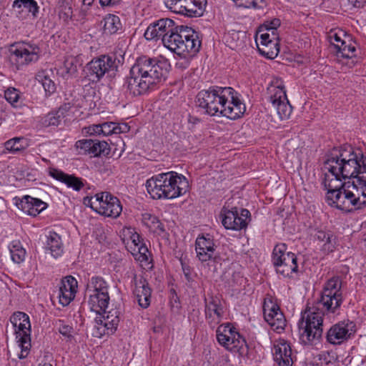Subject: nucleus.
<instances>
[{"instance_id":"obj_1","label":"nucleus","mask_w":366,"mask_h":366,"mask_svg":"<svg viewBox=\"0 0 366 366\" xmlns=\"http://www.w3.org/2000/svg\"><path fill=\"white\" fill-rule=\"evenodd\" d=\"M329 205L345 212L366 206V157L350 145L334 147L324 163Z\"/></svg>"},{"instance_id":"obj_2","label":"nucleus","mask_w":366,"mask_h":366,"mask_svg":"<svg viewBox=\"0 0 366 366\" xmlns=\"http://www.w3.org/2000/svg\"><path fill=\"white\" fill-rule=\"evenodd\" d=\"M342 302V280L339 277H333L325 282L320 298L312 306L307 305L302 312L298 323L301 342L308 345H316L322 335L324 315H338Z\"/></svg>"},{"instance_id":"obj_3","label":"nucleus","mask_w":366,"mask_h":366,"mask_svg":"<svg viewBox=\"0 0 366 366\" xmlns=\"http://www.w3.org/2000/svg\"><path fill=\"white\" fill-rule=\"evenodd\" d=\"M169 69L170 64L166 59L140 56L124 79L122 91L127 99L143 95L164 82Z\"/></svg>"},{"instance_id":"obj_4","label":"nucleus","mask_w":366,"mask_h":366,"mask_svg":"<svg viewBox=\"0 0 366 366\" xmlns=\"http://www.w3.org/2000/svg\"><path fill=\"white\" fill-rule=\"evenodd\" d=\"M197 106L209 116L226 117L237 119L246 112L242 95L230 86H210L200 91L196 97Z\"/></svg>"},{"instance_id":"obj_5","label":"nucleus","mask_w":366,"mask_h":366,"mask_svg":"<svg viewBox=\"0 0 366 366\" xmlns=\"http://www.w3.org/2000/svg\"><path fill=\"white\" fill-rule=\"evenodd\" d=\"M145 186L152 199H172L185 194L189 183L182 174L169 172L152 176L147 180Z\"/></svg>"},{"instance_id":"obj_6","label":"nucleus","mask_w":366,"mask_h":366,"mask_svg":"<svg viewBox=\"0 0 366 366\" xmlns=\"http://www.w3.org/2000/svg\"><path fill=\"white\" fill-rule=\"evenodd\" d=\"M177 29L166 36L163 44L177 55H195L200 49L201 40L198 32L187 26H176Z\"/></svg>"},{"instance_id":"obj_7","label":"nucleus","mask_w":366,"mask_h":366,"mask_svg":"<svg viewBox=\"0 0 366 366\" xmlns=\"http://www.w3.org/2000/svg\"><path fill=\"white\" fill-rule=\"evenodd\" d=\"M88 303L92 311L97 314L101 315L102 312L106 314L102 317H97L96 322L100 327L97 329L99 330L102 328V332L99 334H93L95 337H102L104 335H112L117 328L119 323L120 312L117 309H112L109 312H106L109 303V292H103L99 294L89 295Z\"/></svg>"},{"instance_id":"obj_8","label":"nucleus","mask_w":366,"mask_h":366,"mask_svg":"<svg viewBox=\"0 0 366 366\" xmlns=\"http://www.w3.org/2000/svg\"><path fill=\"white\" fill-rule=\"evenodd\" d=\"M287 245L284 243L277 244L272 254V262L277 274L283 277H291L298 270L297 258L295 253L287 252Z\"/></svg>"},{"instance_id":"obj_9","label":"nucleus","mask_w":366,"mask_h":366,"mask_svg":"<svg viewBox=\"0 0 366 366\" xmlns=\"http://www.w3.org/2000/svg\"><path fill=\"white\" fill-rule=\"evenodd\" d=\"M10 321L15 329L16 339L21 348L19 359L27 357L31 348V324L28 315L16 312L11 317Z\"/></svg>"},{"instance_id":"obj_10","label":"nucleus","mask_w":366,"mask_h":366,"mask_svg":"<svg viewBox=\"0 0 366 366\" xmlns=\"http://www.w3.org/2000/svg\"><path fill=\"white\" fill-rule=\"evenodd\" d=\"M216 337L219 344L232 352L242 353L247 347L244 337L229 322L217 327Z\"/></svg>"},{"instance_id":"obj_11","label":"nucleus","mask_w":366,"mask_h":366,"mask_svg":"<svg viewBox=\"0 0 366 366\" xmlns=\"http://www.w3.org/2000/svg\"><path fill=\"white\" fill-rule=\"evenodd\" d=\"M10 59L17 68L36 62L39 59L40 48L36 44L17 42L11 44L9 49Z\"/></svg>"},{"instance_id":"obj_12","label":"nucleus","mask_w":366,"mask_h":366,"mask_svg":"<svg viewBox=\"0 0 366 366\" xmlns=\"http://www.w3.org/2000/svg\"><path fill=\"white\" fill-rule=\"evenodd\" d=\"M117 68L116 58L114 56L102 55L94 58L86 66V72L89 80L93 82L100 81L109 71Z\"/></svg>"},{"instance_id":"obj_13","label":"nucleus","mask_w":366,"mask_h":366,"mask_svg":"<svg viewBox=\"0 0 366 366\" xmlns=\"http://www.w3.org/2000/svg\"><path fill=\"white\" fill-rule=\"evenodd\" d=\"M99 209V214L112 218L118 217L122 212V205L119 199L109 192L97 194L93 204Z\"/></svg>"},{"instance_id":"obj_14","label":"nucleus","mask_w":366,"mask_h":366,"mask_svg":"<svg viewBox=\"0 0 366 366\" xmlns=\"http://www.w3.org/2000/svg\"><path fill=\"white\" fill-rule=\"evenodd\" d=\"M357 327L355 322L350 320L340 321L331 326L327 332V341L332 345H340L350 339L356 332Z\"/></svg>"},{"instance_id":"obj_15","label":"nucleus","mask_w":366,"mask_h":366,"mask_svg":"<svg viewBox=\"0 0 366 366\" xmlns=\"http://www.w3.org/2000/svg\"><path fill=\"white\" fill-rule=\"evenodd\" d=\"M177 29L174 21L172 19L166 18L159 19L151 24L144 32V37L147 40L163 39L166 36H169L171 32Z\"/></svg>"},{"instance_id":"obj_16","label":"nucleus","mask_w":366,"mask_h":366,"mask_svg":"<svg viewBox=\"0 0 366 366\" xmlns=\"http://www.w3.org/2000/svg\"><path fill=\"white\" fill-rule=\"evenodd\" d=\"M205 318L210 327H214L222 320L223 307L219 298L217 296L208 295L204 297Z\"/></svg>"},{"instance_id":"obj_17","label":"nucleus","mask_w":366,"mask_h":366,"mask_svg":"<svg viewBox=\"0 0 366 366\" xmlns=\"http://www.w3.org/2000/svg\"><path fill=\"white\" fill-rule=\"evenodd\" d=\"M264 318L271 328L277 333L282 332L286 326V320L280 307L273 302L265 303L263 307Z\"/></svg>"},{"instance_id":"obj_18","label":"nucleus","mask_w":366,"mask_h":366,"mask_svg":"<svg viewBox=\"0 0 366 366\" xmlns=\"http://www.w3.org/2000/svg\"><path fill=\"white\" fill-rule=\"evenodd\" d=\"M76 147L82 151L84 154L91 157L107 156L112 149L105 141L93 139H81L76 142Z\"/></svg>"},{"instance_id":"obj_19","label":"nucleus","mask_w":366,"mask_h":366,"mask_svg":"<svg viewBox=\"0 0 366 366\" xmlns=\"http://www.w3.org/2000/svg\"><path fill=\"white\" fill-rule=\"evenodd\" d=\"M206 0H179L172 11L188 17H197L203 14Z\"/></svg>"},{"instance_id":"obj_20","label":"nucleus","mask_w":366,"mask_h":366,"mask_svg":"<svg viewBox=\"0 0 366 366\" xmlns=\"http://www.w3.org/2000/svg\"><path fill=\"white\" fill-rule=\"evenodd\" d=\"M134 289L133 293L139 305L144 309L147 308L151 303L152 289L144 277L134 276Z\"/></svg>"},{"instance_id":"obj_21","label":"nucleus","mask_w":366,"mask_h":366,"mask_svg":"<svg viewBox=\"0 0 366 366\" xmlns=\"http://www.w3.org/2000/svg\"><path fill=\"white\" fill-rule=\"evenodd\" d=\"M77 284L76 280L71 276H67L61 280L58 290V298L62 306H67L74 300Z\"/></svg>"},{"instance_id":"obj_22","label":"nucleus","mask_w":366,"mask_h":366,"mask_svg":"<svg viewBox=\"0 0 366 366\" xmlns=\"http://www.w3.org/2000/svg\"><path fill=\"white\" fill-rule=\"evenodd\" d=\"M15 201V204L19 209L24 213L34 217L38 215L47 207L46 202L29 195H25L21 199L16 198Z\"/></svg>"},{"instance_id":"obj_23","label":"nucleus","mask_w":366,"mask_h":366,"mask_svg":"<svg viewBox=\"0 0 366 366\" xmlns=\"http://www.w3.org/2000/svg\"><path fill=\"white\" fill-rule=\"evenodd\" d=\"M259 44L257 42L259 53L267 59H274L279 53V44L277 41L271 39L269 31L261 29L259 31Z\"/></svg>"},{"instance_id":"obj_24","label":"nucleus","mask_w":366,"mask_h":366,"mask_svg":"<svg viewBox=\"0 0 366 366\" xmlns=\"http://www.w3.org/2000/svg\"><path fill=\"white\" fill-rule=\"evenodd\" d=\"M274 360L279 366H292L293 362L291 346L282 340L274 346Z\"/></svg>"},{"instance_id":"obj_25","label":"nucleus","mask_w":366,"mask_h":366,"mask_svg":"<svg viewBox=\"0 0 366 366\" xmlns=\"http://www.w3.org/2000/svg\"><path fill=\"white\" fill-rule=\"evenodd\" d=\"M44 249L53 257L58 258L64 253V244L61 237L54 231H49L45 236Z\"/></svg>"},{"instance_id":"obj_26","label":"nucleus","mask_w":366,"mask_h":366,"mask_svg":"<svg viewBox=\"0 0 366 366\" xmlns=\"http://www.w3.org/2000/svg\"><path fill=\"white\" fill-rule=\"evenodd\" d=\"M49 175L54 179L64 183L68 187L75 191L81 190L84 184L83 179L72 174H68L57 169H50Z\"/></svg>"},{"instance_id":"obj_27","label":"nucleus","mask_w":366,"mask_h":366,"mask_svg":"<svg viewBox=\"0 0 366 366\" xmlns=\"http://www.w3.org/2000/svg\"><path fill=\"white\" fill-rule=\"evenodd\" d=\"M267 90L270 94L269 101L271 104H276L281 100H287L286 90L283 81L281 78L274 77L271 81Z\"/></svg>"},{"instance_id":"obj_28","label":"nucleus","mask_w":366,"mask_h":366,"mask_svg":"<svg viewBox=\"0 0 366 366\" xmlns=\"http://www.w3.org/2000/svg\"><path fill=\"white\" fill-rule=\"evenodd\" d=\"M69 107L64 105L57 110L51 111L46 115L41 117L39 123L42 127H48L51 126H58L61 120L66 117Z\"/></svg>"},{"instance_id":"obj_29","label":"nucleus","mask_w":366,"mask_h":366,"mask_svg":"<svg viewBox=\"0 0 366 366\" xmlns=\"http://www.w3.org/2000/svg\"><path fill=\"white\" fill-rule=\"evenodd\" d=\"M130 239L134 246L133 247L130 246L133 255H138L137 258L141 262L147 261L149 250L146 245L142 243L140 235L136 232H131Z\"/></svg>"},{"instance_id":"obj_30","label":"nucleus","mask_w":366,"mask_h":366,"mask_svg":"<svg viewBox=\"0 0 366 366\" xmlns=\"http://www.w3.org/2000/svg\"><path fill=\"white\" fill-rule=\"evenodd\" d=\"M109 285L103 277L99 276L92 277L86 284V295L99 294L103 292H108Z\"/></svg>"},{"instance_id":"obj_31","label":"nucleus","mask_w":366,"mask_h":366,"mask_svg":"<svg viewBox=\"0 0 366 366\" xmlns=\"http://www.w3.org/2000/svg\"><path fill=\"white\" fill-rule=\"evenodd\" d=\"M315 237L320 242H323L322 250L325 253L328 254L334 251L336 242L335 238L331 232L317 230L315 234Z\"/></svg>"},{"instance_id":"obj_32","label":"nucleus","mask_w":366,"mask_h":366,"mask_svg":"<svg viewBox=\"0 0 366 366\" xmlns=\"http://www.w3.org/2000/svg\"><path fill=\"white\" fill-rule=\"evenodd\" d=\"M56 10L60 19L69 22L73 16L72 0H58Z\"/></svg>"},{"instance_id":"obj_33","label":"nucleus","mask_w":366,"mask_h":366,"mask_svg":"<svg viewBox=\"0 0 366 366\" xmlns=\"http://www.w3.org/2000/svg\"><path fill=\"white\" fill-rule=\"evenodd\" d=\"M8 247L11 258L14 262L20 264L24 261L26 253L19 241H12Z\"/></svg>"},{"instance_id":"obj_34","label":"nucleus","mask_w":366,"mask_h":366,"mask_svg":"<svg viewBox=\"0 0 366 366\" xmlns=\"http://www.w3.org/2000/svg\"><path fill=\"white\" fill-rule=\"evenodd\" d=\"M122 29L119 16L114 14L107 15L104 19V32L107 34H116Z\"/></svg>"},{"instance_id":"obj_35","label":"nucleus","mask_w":366,"mask_h":366,"mask_svg":"<svg viewBox=\"0 0 366 366\" xmlns=\"http://www.w3.org/2000/svg\"><path fill=\"white\" fill-rule=\"evenodd\" d=\"M347 41L341 42L340 46L336 49L337 55L343 58H352L356 56V46L354 42H352L348 38Z\"/></svg>"},{"instance_id":"obj_36","label":"nucleus","mask_w":366,"mask_h":366,"mask_svg":"<svg viewBox=\"0 0 366 366\" xmlns=\"http://www.w3.org/2000/svg\"><path fill=\"white\" fill-rule=\"evenodd\" d=\"M215 247L214 240L209 237V234L207 236L202 235L199 236L195 242V250L197 253H201L202 258H207V253H204V249L212 248Z\"/></svg>"},{"instance_id":"obj_37","label":"nucleus","mask_w":366,"mask_h":366,"mask_svg":"<svg viewBox=\"0 0 366 366\" xmlns=\"http://www.w3.org/2000/svg\"><path fill=\"white\" fill-rule=\"evenodd\" d=\"M12 6L14 8L22 9V11L26 10L34 17L39 13V6L34 0H15Z\"/></svg>"},{"instance_id":"obj_38","label":"nucleus","mask_w":366,"mask_h":366,"mask_svg":"<svg viewBox=\"0 0 366 366\" xmlns=\"http://www.w3.org/2000/svg\"><path fill=\"white\" fill-rule=\"evenodd\" d=\"M26 145V139L24 137H14L6 142L4 147L6 151L16 153L24 149Z\"/></svg>"},{"instance_id":"obj_39","label":"nucleus","mask_w":366,"mask_h":366,"mask_svg":"<svg viewBox=\"0 0 366 366\" xmlns=\"http://www.w3.org/2000/svg\"><path fill=\"white\" fill-rule=\"evenodd\" d=\"M222 215V223L225 229L237 231L238 230V228L240 226H238L237 222L234 223L235 221V215H237V208H234L232 210H227L224 212V213ZM239 225H241L240 222Z\"/></svg>"},{"instance_id":"obj_40","label":"nucleus","mask_w":366,"mask_h":366,"mask_svg":"<svg viewBox=\"0 0 366 366\" xmlns=\"http://www.w3.org/2000/svg\"><path fill=\"white\" fill-rule=\"evenodd\" d=\"M272 105L277 111V113L281 119H287L290 117L292 111V107L287 99V100L279 101L276 104H272Z\"/></svg>"},{"instance_id":"obj_41","label":"nucleus","mask_w":366,"mask_h":366,"mask_svg":"<svg viewBox=\"0 0 366 366\" xmlns=\"http://www.w3.org/2000/svg\"><path fill=\"white\" fill-rule=\"evenodd\" d=\"M36 79L41 82L45 92L49 95L53 94L56 91V85L54 82L47 75L39 74L37 75Z\"/></svg>"},{"instance_id":"obj_42","label":"nucleus","mask_w":366,"mask_h":366,"mask_svg":"<svg viewBox=\"0 0 366 366\" xmlns=\"http://www.w3.org/2000/svg\"><path fill=\"white\" fill-rule=\"evenodd\" d=\"M5 99L14 107H18L20 92L14 87H9L4 91Z\"/></svg>"},{"instance_id":"obj_43","label":"nucleus","mask_w":366,"mask_h":366,"mask_svg":"<svg viewBox=\"0 0 366 366\" xmlns=\"http://www.w3.org/2000/svg\"><path fill=\"white\" fill-rule=\"evenodd\" d=\"M250 217V212L247 209H242L240 213L238 212L237 209V215H235V221L234 223L237 222V224L239 226V222L241 223L240 227L238 228V230H240L243 228H245L247 225V219Z\"/></svg>"},{"instance_id":"obj_44","label":"nucleus","mask_w":366,"mask_h":366,"mask_svg":"<svg viewBox=\"0 0 366 366\" xmlns=\"http://www.w3.org/2000/svg\"><path fill=\"white\" fill-rule=\"evenodd\" d=\"M342 32H336V31H330L328 38L330 39V41L332 46H334L335 49H336L340 46V44H341V42H345L346 39L342 38Z\"/></svg>"},{"instance_id":"obj_45","label":"nucleus","mask_w":366,"mask_h":366,"mask_svg":"<svg viewBox=\"0 0 366 366\" xmlns=\"http://www.w3.org/2000/svg\"><path fill=\"white\" fill-rule=\"evenodd\" d=\"M101 132L103 136L115 134V122H107L101 124Z\"/></svg>"},{"instance_id":"obj_46","label":"nucleus","mask_w":366,"mask_h":366,"mask_svg":"<svg viewBox=\"0 0 366 366\" xmlns=\"http://www.w3.org/2000/svg\"><path fill=\"white\" fill-rule=\"evenodd\" d=\"M280 26V20L279 19H273L269 21H266L262 26H261V31H262V29H264V31H269V30L275 31V29H277L278 27Z\"/></svg>"},{"instance_id":"obj_47","label":"nucleus","mask_w":366,"mask_h":366,"mask_svg":"<svg viewBox=\"0 0 366 366\" xmlns=\"http://www.w3.org/2000/svg\"><path fill=\"white\" fill-rule=\"evenodd\" d=\"M59 332L63 336L66 337L68 338H71L72 337L73 333V327L69 325L64 323V320H59Z\"/></svg>"},{"instance_id":"obj_48","label":"nucleus","mask_w":366,"mask_h":366,"mask_svg":"<svg viewBox=\"0 0 366 366\" xmlns=\"http://www.w3.org/2000/svg\"><path fill=\"white\" fill-rule=\"evenodd\" d=\"M111 144H112V147L114 146V144L116 146L114 148V152H113L114 154H116L117 153V155L119 157H120L122 153L124 151L123 147L124 146V142L123 139L119 137H117L115 143L114 144V143L111 142Z\"/></svg>"},{"instance_id":"obj_49","label":"nucleus","mask_w":366,"mask_h":366,"mask_svg":"<svg viewBox=\"0 0 366 366\" xmlns=\"http://www.w3.org/2000/svg\"><path fill=\"white\" fill-rule=\"evenodd\" d=\"M204 253H207V258H202L201 253H197V257L201 262H207L210 260L214 255L215 247L212 248L204 249Z\"/></svg>"},{"instance_id":"obj_50","label":"nucleus","mask_w":366,"mask_h":366,"mask_svg":"<svg viewBox=\"0 0 366 366\" xmlns=\"http://www.w3.org/2000/svg\"><path fill=\"white\" fill-rule=\"evenodd\" d=\"M180 56H182V59L179 60L177 63V66L182 69H187L189 65V58L193 56L194 55H179Z\"/></svg>"},{"instance_id":"obj_51","label":"nucleus","mask_w":366,"mask_h":366,"mask_svg":"<svg viewBox=\"0 0 366 366\" xmlns=\"http://www.w3.org/2000/svg\"><path fill=\"white\" fill-rule=\"evenodd\" d=\"M86 132L90 135L102 134L101 124H93L85 128Z\"/></svg>"},{"instance_id":"obj_52","label":"nucleus","mask_w":366,"mask_h":366,"mask_svg":"<svg viewBox=\"0 0 366 366\" xmlns=\"http://www.w3.org/2000/svg\"><path fill=\"white\" fill-rule=\"evenodd\" d=\"M130 127L127 123H115V134L127 133Z\"/></svg>"},{"instance_id":"obj_53","label":"nucleus","mask_w":366,"mask_h":366,"mask_svg":"<svg viewBox=\"0 0 366 366\" xmlns=\"http://www.w3.org/2000/svg\"><path fill=\"white\" fill-rule=\"evenodd\" d=\"M122 0H99L102 6H113L119 4Z\"/></svg>"},{"instance_id":"obj_54","label":"nucleus","mask_w":366,"mask_h":366,"mask_svg":"<svg viewBox=\"0 0 366 366\" xmlns=\"http://www.w3.org/2000/svg\"><path fill=\"white\" fill-rule=\"evenodd\" d=\"M97 198V194H95L94 197H86L84 198V204L86 205V206H89L94 211L97 212V213H99V209H96L94 207V206H93L94 204H93V202H94V199H95Z\"/></svg>"},{"instance_id":"obj_55","label":"nucleus","mask_w":366,"mask_h":366,"mask_svg":"<svg viewBox=\"0 0 366 366\" xmlns=\"http://www.w3.org/2000/svg\"><path fill=\"white\" fill-rule=\"evenodd\" d=\"M65 66L67 69V72L69 74H74L76 71V66L74 65L72 60H66L65 61Z\"/></svg>"},{"instance_id":"obj_56","label":"nucleus","mask_w":366,"mask_h":366,"mask_svg":"<svg viewBox=\"0 0 366 366\" xmlns=\"http://www.w3.org/2000/svg\"><path fill=\"white\" fill-rule=\"evenodd\" d=\"M348 1L354 7L361 8L365 5L366 0H348Z\"/></svg>"},{"instance_id":"obj_57","label":"nucleus","mask_w":366,"mask_h":366,"mask_svg":"<svg viewBox=\"0 0 366 366\" xmlns=\"http://www.w3.org/2000/svg\"><path fill=\"white\" fill-rule=\"evenodd\" d=\"M164 4H165V6H167V8H168L170 10H172L177 5L178 1H179V0H164Z\"/></svg>"},{"instance_id":"obj_58","label":"nucleus","mask_w":366,"mask_h":366,"mask_svg":"<svg viewBox=\"0 0 366 366\" xmlns=\"http://www.w3.org/2000/svg\"><path fill=\"white\" fill-rule=\"evenodd\" d=\"M269 36L271 37V39L277 41L278 42L279 41V36L277 29H275V31H273V30H269Z\"/></svg>"},{"instance_id":"obj_59","label":"nucleus","mask_w":366,"mask_h":366,"mask_svg":"<svg viewBox=\"0 0 366 366\" xmlns=\"http://www.w3.org/2000/svg\"><path fill=\"white\" fill-rule=\"evenodd\" d=\"M182 269H183V272H184V274L186 277V279L189 281L191 280V277H190V269L189 267H184V266H182Z\"/></svg>"},{"instance_id":"obj_60","label":"nucleus","mask_w":366,"mask_h":366,"mask_svg":"<svg viewBox=\"0 0 366 366\" xmlns=\"http://www.w3.org/2000/svg\"><path fill=\"white\" fill-rule=\"evenodd\" d=\"M94 0H83V4L84 5L90 6L93 3Z\"/></svg>"},{"instance_id":"obj_61","label":"nucleus","mask_w":366,"mask_h":366,"mask_svg":"<svg viewBox=\"0 0 366 366\" xmlns=\"http://www.w3.org/2000/svg\"><path fill=\"white\" fill-rule=\"evenodd\" d=\"M157 228L162 232H164V225L162 223H159Z\"/></svg>"},{"instance_id":"obj_62","label":"nucleus","mask_w":366,"mask_h":366,"mask_svg":"<svg viewBox=\"0 0 366 366\" xmlns=\"http://www.w3.org/2000/svg\"><path fill=\"white\" fill-rule=\"evenodd\" d=\"M39 366H52V365L49 362H41Z\"/></svg>"},{"instance_id":"obj_63","label":"nucleus","mask_w":366,"mask_h":366,"mask_svg":"<svg viewBox=\"0 0 366 366\" xmlns=\"http://www.w3.org/2000/svg\"><path fill=\"white\" fill-rule=\"evenodd\" d=\"M365 244L366 246V238L365 239Z\"/></svg>"}]
</instances>
